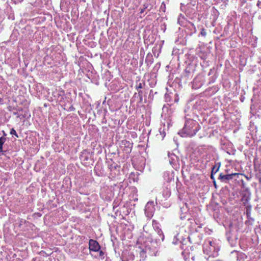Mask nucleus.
I'll list each match as a JSON object with an SVG mask.
<instances>
[{
	"label": "nucleus",
	"instance_id": "obj_1",
	"mask_svg": "<svg viewBox=\"0 0 261 261\" xmlns=\"http://www.w3.org/2000/svg\"><path fill=\"white\" fill-rule=\"evenodd\" d=\"M186 121L184 128L179 132V134L182 137H192L194 136L199 129L198 123L192 119L185 117Z\"/></svg>",
	"mask_w": 261,
	"mask_h": 261
},
{
	"label": "nucleus",
	"instance_id": "obj_2",
	"mask_svg": "<svg viewBox=\"0 0 261 261\" xmlns=\"http://www.w3.org/2000/svg\"><path fill=\"white\" fill-rule=\"evenodd\" d=\"M157 243L150 242L145 245L140 247L137 252L139 253L140 260H144L148 254L150 256H155L157 253Z\"/></svg>",
	"mask_w": 261,
	"mask_h": 261
},
{
	"label": "nucleus",
	"instance_id": "obj_3",
	"mask_svg": "<svg viewBox=\"0 0 261 261\" xmlns=\"http://www.w3.org/2000/svg\"><path fill=\"white\" fill-rule=\"evenodd\" d=\"M216 244L214 242L210 240L205 241L203 245V249L205 253L213 255V252L216 250Z\"/></svg>",
	"mask_w": 261,
	"mask_h": 261
},
{
	"label": "nucleus",
	"instance_id": "obj_4",
	"mask_svg": "<svg viewBox=\"0 0 261 261\" xmlns=\"http://www.w3.org/2000/svg\"><path fill=\"white\" fill-rule=\"evenodd\" d=\"M155 211L154 203L153 201H148L145 206V216L149 219L152 218Z\"/></svg>",
	"mask_w": 261,
	"mask_h": 261
},
{
	"label": "nucleus",
	"instance_id": "obj_5",
	"mask_svg": "<svg viewBox=\"0 0 261 261\" xmlns=\"http://www.w3.org/2000/svg\"><path fill=\"white\" fill-rule=\"evenodd\" d=\"M89 249L91 251L98 252L100 249V246L96 241L90 239L89 242Z\"/></svg>",
	"mask_w": 261,
	"mask_h": 261
},
{
	"label": "nucleus",
	"instance_id": "obj_6",
	"mask_svg": "<svg viewBox=\"0 0 261 261\" xmlns=\"http://www.w3.org/2000/svg\"><path fill=\"white\" fill-rule=\"evenodd\" d=\"M203 84V77L201 75L197 76L193 80V88L197 89L201 87Z\"/></svg>",
	"mask_w": 261,
	"mask_h": 261
},
{
	"label": "nucleus",
	"instance_id": "obj_7",
	"mask_svg": "<svg viewBox=\"0 0 261 261\" xmlns=\"http://www.w3.org/2000/svg\"><path fill=\"white\" fill-rule=\"evenodd\" d=\"M122 143L124 145V151L126 153H129L132 151L133 143L126 140L123 141Z\"/></svg>",
	"mask_w": 261,
	"mask_h": 261
},
{
	"label": "nucleus",
	"instance_id": "obj_8",
	"mask_svg": "<svg viewBox=\"0 0 261 261\" xmlns=\"http://www.w3.org/2000/svg\"><path fill=\"white\" fill-rule=\"evenodd\" d=\"M237 174V173H232L226 175H223L222 173H221L219 176L218 179L221 180L223 181H226L231 179L233 176H235Z\"/></svg>",
	"mask_w": 261,
	"mask_h": 261
},
{
	"label": "nucleus",
	"instance_id": "obj_9",
	"mask_svg": "<svg viewBox=\"0 0 261 261\" xmlns=\"http://www.w3.org/2000/svg\"><path fill=\"white\" fill-rule=\"evenodd\" d=\"M204 103L205 102L203 100H199L196 101L195 105L194 106V107L199 110H201L203 109H204V108L203 107Z\"/></svg>",
	"mask_w": 261,
	"mask_h": 261
},
{
	"label": "nucleus",
	"instance_id": "obj_10",
	"mask_svg": "<svg viewBox=\"0 0 261 261\" xmlns=\"http://www.w3.org/2000/svg\"><path fill=\"white\" fill-rule=\"evenodd\" d=\"M192 73L191 72L190 70L188 68H187L185 71V73L183 74L182 78L183 79L185 78V82H187V80L188 79H191L192 77Z\"/></svg>",
	"mask_w": 261,
	"mask_h": 261
},
{
	"label": "nucleus",
	"instance_id": "obj_11",
	"mask_svg": "<svg viewBox=\"0 0 261 261\" xmlns=\"http://www.w3.org/2000/svg\"><path fill=\"white\" fill-rule=\"evenodd\" d=\"M185 18L183 15L180 14L178 17V23L180 25H184L185 21Z\"/></svg>",
	"mask_w": 261,
	"mask_h": 261
},
{
	"label": "nucleus",
	"instance_id": "obj_12",
	"mask_svg": "<svg viewBox=\"0 0 261 261\" xmlns=\"http://www.w3.org/2000/svg\"><path fill=\"white\" fill-rule=\"evenodd\" d=\"M158 234L159 235V238L157 239L159 241L161 240L163 241L164 240V236L163 234V232L161 229L158 230V231H156Z\"/></svg>",
	"mask_w": 261,
	"mask_h": 261
},
{
	"label": "nucleus",
	"instance_id": "obj_13",
	"mask_svg": "<svg viewBox=\"0 0 261 261\" xmlns=\"http://www.w3.org/2000/svg\"><path fill=\"white\" fill-rule=\"evenodd\" d=\"M152 226H153V228H154V230L155 231H158V230L161 229L160 228V226H159V225L158 223H157L155 221H153V222H152Z\"/></svg>",
	"mask_w": 261,
	"mask_h": 261
},
{
	"label": "nucleus",
	"instance_id": "obj_14",
	"mask_svg": "<svg viewBox=\"0 0 261 261\" xmlns=\"http://www.w3.org/2000/svg\"><path fill=\"white\" fill-rule=\"evenodd\" d=\"M137 90H140L142 88V84L140 82H137L135 86Z\"/></svg>",
	"mask_w": 261,
	"mask_h": 261
},
{
	"label": "nucleus",
	"instance_id": "obj_15",
	"mask_svg": "<svg viewBox=\"0 0 261 261\" xmlns=\"http://www.w3.org/2000/svg\"><path fill=\"white\" fill-rule=\"evenodd\" d=\"M137 91L138 92V96L139 97V102H142V101L143 100V97H142L143 92L141 90H138Z\"/></svg>",
	"mask_w": 261,
	"mask_h": 261
},
{
	"label": "nucleus",
	"instance_id": "obj_16",
	"mask_svg": "<svg viewBox=\"0 0 261 261\" xmlns=\"http://www.w3.org/2000/svg\"><path fill=\"white\" fill-rule=\"evenodd\" d=\"M219 169V166L217 167L216 166H214L212 168V172L211 173H213L214 174H216L218 171Z\"/></svg>",
	"mask_w": 261,
	"mask_h": 261
},
{
	"label": "nucleus",
	"instance_id": "obj_17",
	"mask_svg": "<svg viewBox=\"0 0 261 261\" xmlns=\"http://www.w3.org/2000/svg\"><path fill=\"white\" fill-rule=\"evenodd\" d=\"M10 134L11 135H14L15 136H16L17 138H18V136L16 132V130L13 128H12L11 130H10Z\"/></svg>",
	"mask_w": 261,
	"mask_h": 261
},
{
	"label": "nucleus",
	"instance_id": "obj_18",
	"mask_svg": "<svg viewBox=\"0 0 261 261\" xmlns=\"http://www.w3.org/2000/svg\"><path fill=\"white\" fill-rule=\"evenodd\" d=\"M6 138L4 137H1L0 138V145H3L4 143L6 142Z\"/></svg>",
	"mask_w": 261,
	"mask_h": 261
},
{
	"label": "nucleus",
	"instance_id": "obj_19",
	"mask_svg": "<svg viewBox=\"0 0 261 261\" xmlns=\"http://www.w3.org/2000/svg\"><path fill=\"white\" fill-rule=\"evenodd\" d=\"M200 35L204 37H205L206 35V32L204 29L203 28L201 30Z\"/></svg>",
	"mask_w": 261,
	"mask_h": 261
},
{
	"label": "nucleus",
	"instance_id": "obj_20",
	"mask_svg": "<svg viewBox=\"0 0 261 261\" xmlns=\"http://www.w3.org/2000/svg\"><path fill=\"white\" fill-rule=\"evenodd\" d=\"M98 252H99V256L101 258H104V252L102 250H99V251Z\"/></svg>",
	"mask_w": 261,
	"mask_h": 261
},
{
	"label": "nucleus",
	"instance_id": "obj_21",
	"mask_svg": "<svg viewBox=\"0 0 261 261\" xmlns=\"http://www.w3.org/2000/svg\"><path fill=\"white\" fill-rule=\"evenodd\" d=\"M12 1L15 4H18L21 3L23 2V0H12Z\"/></svg>",
	"mask_w": 261,
	"mask_h": 261
},
{
	"label": "nucleus",
	"instance_id": "obj_22",
	"mask_svg": "<svg viewBox=\"0 0 261 261\" xmlns=\"http://www.w3.org/2000/svg\"><path fill=\"white\" fill-rule=\"evenodd\" d=\"M246 215H247V218H249V216L250 215V211L248 209L246 211Z\"/></svg>",
	"mask_w": 261,
	"mask_h": 261
},
{
	"label": "nucleus",
	"instance_id": "obj_23",
	"mask_svg": "<svg viewBox=\"0 0 261 261\" xmlns=\"http://www.w3.org/2000/svg\"><path fill=\"white\" fill-rule=\"evenodd\" d=\"M180 219L181 220H184V219H186V214H181V216H180Z\"/></svg>",
	"mask_w": 261,
	"mask_h": 261
},
{
	"label": "nucleus",
	"instance_id": "obj_24",
	"mask_svg": "<svg viewBox=\"0 0 261 261\" xmlns=\"http://www.w3.org/2000/svg\"><path fill=\"white\" fill-rule=\"evenodd\" d=\"M0 152H4L3 145H0Z\"/></svg>",
	"mask_w": 261,
	"mask_h": 261
},
{
	"label": "nucleus",
	"instance_id": "obj_25",
	"mask_svg": "<svg viewBox=\"0 0 261 261\" xmlns=\"http://www.w3.org/2000/svg\"><path fill=\"white\" fill-rule=\"evenodd\" d=\"M4 100L3 98H0V105H2L3 103Z\"/></svg>",
	"mask_w": 261,
	"mask_h": 261
},
{
	"label": "nucleus",
	"instance_id": "obj_26",
	"mask_svg": "<svg viewBox=\"0 0 261 261\" xmlns=\"http://www.w3.org/2000/svg\"><path fill=\"white\" fill-rule=\"evenodd\" d=\"M214 174L213 173H211V177L212 179H214Z\"/></svg>",
	"mask_w": 261,
	"mask_h": 261
},
{
	"label": "nucleus",
	"instance_id": "obj_27",
	"mask_svg": "<svg viewBox=\"0 0 261 261\" xmlns=\"http://www.w3.org/2000/svg\"><path fill=\"white\" fill-rule=\"evenodd\" d=\"M118 206V205L114 203L113 208L115 209L116 207Z\"/></svg>",
	"mask_w": 261,
	"mask_h": 261
},
{
	"label": "nucleus",
	"instance_id": "obj_28",
	"mask_svg": "<svg viewBox=\"0 0 261 261\" xmlns=\"http://www.w3.org/2000/svg\"><path fill=\"white\" fill-rule=\"evenodd\" d=\"M144 12V9H142L140 10V13H143Z\"/></svg>",
	"mask_w": 261,
	"mask_h": 261
},
{
	"label": "nucleus",
	"instance_id": "obj_29",
	"mask_svg": "<svg viewBox=\"0 0 261 261\" xmlns=\"http://www.w3.org/2000/svg\"><path fill=\"white\" fill-rule=\"evenodd\" d=\"M137 95H138V94L137 93H135L134 95V97H136L137 96Z\"/></svg>",
	"mask_w": 261,
	"mask_h": 261
},
{
	"label": "nucleus",
	"instance_id": "obj_30",
	"mask_svg": "<svg viewBox=\"0 0 261 261\" xmlns=\"http://www.w3.org/2000/svg\"><path fill=\"white\" fill-rule=\"evenodd\" d=\"M182 209H184V207H183V208H181V212H183V210H182Z\"/></svg>",
	"mask_w": 261,
	"mask_h": 261
},
{
	"label": "nucleus",
	"instance_id": "obj_31",
	"mask_svg": "<svg viewBox=\"0 0 261 261\" xmlns=\"http://www.w3.org/2000/svg\"><path fill=\"white\" fill-rule=\"evenodd\" d=\"M214 182L215 185L216 186V182L214 181Z\"/></svg>",
	"mask_w": 261,
	"mask_h": 261
}]
</instances>
